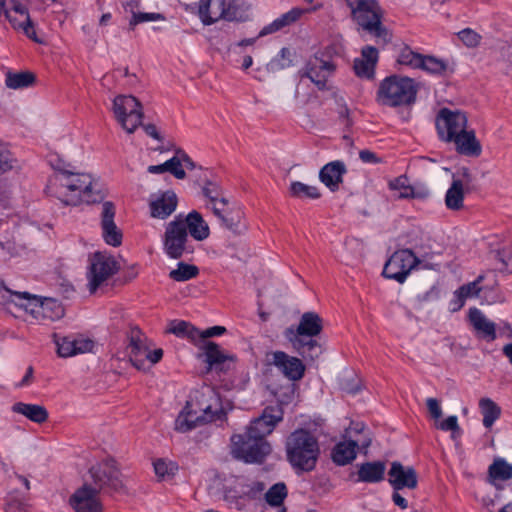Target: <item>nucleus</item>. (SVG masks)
<instances>
[{"instance_id": "f257e3e1", "label": "nucleus", "mask_w": 512, "mask_h": 512, "mask_svg": "<svg viewBox=\"0 0 512 512\" xmlns=\"http://www.w3.org/2000/svg\"><path fill=\"white\" fill-rule=\"evenodd\" d=\"M283 417L284 411L280 405L265 407L261 415L250 422L243 434L232 435L234 457L245 463H263L272 451L266 437L274 431Z\"/></svg>"}, {"instance_id": "f03ea898", "label": "nucleus", "mask_w": 512, "mask_h": 512, "mask_svg": "<svg viewBox=\"0 0 512 512\" xmlns=\"http://www.w3.org/2000/svg\"><path fill=\"white\" fill-rule=\"evenodd\" d=\"M0 302L29 313L36 320L55 321L63 317L64 309L59 301L53 298H42L28 292H17L7 288L0 281Z\"/></svg>"}, {"instance_id": "7ed1b4c3", "label": "nucleus", "mask_w": 512, "mask_h": 512, "mask_svg": "<svg viewBox=\"0 0 512 512\" xmlns=\"http://www.w3.org/2000/svg\"><path fill=\"white\" fill-rule=\"evenodd\" d=\"M351 10V19L376 43L385 46L392 40V33L383 25L384 11L377 0H345Z\"/></svg>"}, {"instance_id": "20e7f679", "label": "nucleus", "mask_w": 512, "mask_h": 512, "mask_svg": "<svg viewBox=\"0 0 512 512\" xmlns=\"http://www.w3.org/2000/svg\"><path fill=\"white\" fill-rule=\"evenodd\" d=\"M201 400L197 399L198 409H191L190 402H187L183 410L175 420V429L181 433L189 432L198 426L222 420L226 413L220 405V398L213 390L208 394L201 393Z\"/></svg>"}, {"instance_id": "39448f33", "label": "nucleus", "mask_w": 512, "mask_h": 512, "mask_svg": "<svg viewBox=\"0 0 512 512\" xmlns=\"http://www.w3.org/2000/svg\"><path fill=\"white\" fill-rule=\"evenodd\" d=\"M286 457L297 471L310 472L315 469L320 455L318 439L309 430L299 428L293 431L285 443Z\"/></svg>"}, {"instance_id": "423d86ee", "label": "nucleus", "mask_w": 512, "mask_h": 512, "mask_svg": "<svg viewBox=\"0 0 512 512\" xmlns=\"http://www.w3.org/2000/svg\"><path fill=\"white\" fill-rule=\"evenodd\" d=\"M323 330V320L316 312L302 314L299 324L294 330L287 329V338L295 351L304 359L314 360L321 354V345L314 337Z\"/></svg>"}, {"instance_id": "0eeeda50", "label": "nucleus", "mask_w": 512, "mask_h": 512, "mask_svg": "<svg viewBox=\"0 0 512 512\" xmlns=\"http://www.w3.org/2000/svg\"><path fill=\"white\" fill-rule=\"evenodd\" d=\"M419 87L416 81L407 76L390 75L378 87L376 100L382 106H411L416 102Z\"/></svg>"}, {"instance_id": "6e6552de", "label": "nucleus", "mask_w": 512, "mask_h": 512, "mask_svg": "<svg viewBox=\"0 0 512 512\" xmlns=\"http://www.w3.org/2000/svg\"><path fill=\"white\" fill-rule=\"evenodd\" d=\"M184 339H188L195 346L203 350L205 362L207 363L206 372L214 370L218 374H227L234 369L236 356L225 354L220 346L213 341H204L203 330L191 325Z\"/></svg>"}, {"instance_id": "1a4fd4ad", "label": "nucleus", "mask_w": 512, "mask_h": 512, "mask_svg": "<svg viewBox=\"0 0 512 512\" xmlns=\"http://www.w3.org/2000/svg\"><path fill=\"white\" fill-rule=\"evenodd\" d=\"M89 474L94 487L99 492L113 494L124 492L125 486L122 481V474L116 467L115 461L105 460L89 469Z\"/></svg>"}, {"instance_id": "9d476101", "label": "nucleus", "mask_w": 512, "mask_h": 512, "mask_svg": "<svg viewBox=\"0 0 512 512\" xmlns=\"http://www.w3.org/2000/svg\"><path fill=\"white\" fill-rule=\"evenodd\" d=\"M118 269V262L114 256L100 251L91 254L87 271L90 293H95L106 280L118 272Z\"/></svg>"}, {"instance_id": "9b49d317", "label": "nucleus", "mask_w": 512, "mask_h": 512, "mask_svg": "<svg viewBox=\"0 0 512 512\" xmlns=\"http://www.w3.org/2000/svg\"><path fill=\"white\" fill-rule=\"evenodd\" d=\"M58 173L47 186L49 193L59 199L63 204L77 206L85 202L80 195V190L73 184L79 179H72V171L63 168H57Z\"/></svg>"}, {"instance_id": "f8f14e48", "label": "nucleus", "mask_w": 512, "mask_h": 512, "mask_svg": "<svg viewBox=\"0 0 512 512\" xmlns=\"http://www.w3.org/2000/svg\"><path fill=\"white\" fill-rule=\"evenodd\" d=\"M113 111L117 120L128 133H133L142 123V105L132 95L116 96L113 100Z\"/></svg>"}, {"instance_id": "ddd939ff", "label": "nucleus", "mask_w": 512, "mask_h": 512, "mask_svg": "<svg viewBox=\"0 0 512 512\" xmlns=\"http://www.w3.org/2000/svg\"><path fill=\"white\" fill-rule=\"evenodd\" d=\"M420 263L419 258L409 249L395 251L384 265L382 275L402 284L407 279L411 270Z\"/></svg>"}, {"instance_id": "4468645a", "label": "nucleus", "mask_w": 512, "mask_h": 512, "mask_svg": "<svg viewBox=\"0 0 512 512\" xmlns=\"http://www.w3.org/2000/svg\"><path fill=\"white\" fill-rule=\"evenodd\" d=\"M468 118L465 112L448 108L439 110L436 117V129L440 140L451 143L457 135L467 129Z\"/></svg>"}, {"instance_id": "2eb2a0df", "label": "nucleus", "mask_w": 512, "mask_h": 512, "mask_svg": "<svg viewBox=\"0 0 512 512\" xmlns=\"http://www.w3.org/2000/svg\"><path fill=\"white\" fill-rule=\"evenodd\" d=\"M335 70V63L325 58L324 52H318L309 58L305 68L299 71V75L301 78L310 79L318 90L324 91L327 89L328 78L334 74Z\"/></svg>"}, {"instance_id": "dca6fc26", "label": "nucleus", "mask_w": 512, "mask_h": 512, "mask_svg": "<svg viewBox=\"0 0 512 512\" xmlns=\"http://www.w3.org/2000/svg\"><path fill=\"white\" fill-rule=\"evenodd\" d=\"M188 232L182 223V216L178 215L166 226L163 236V247L166 255L171 259H180L186 252Z\"/></svg>"}, {"instance_id": "f3484780", "label": "nucleus", "mask_w": 512, "mask_h": 512, "mask_svg": "<svg viewBox=\"0 0 512 512\" xmlns=\"http://www.w3.org/2000/svg\"><path fill=\"white\" fill-rule=\"evenodd\" d=\"M213 214L220 220L221 225L235 235L244 234L248 225L245 220V214L241 207L212 206Z\"/></svg>"}, {"instance_id": "a211bd4d", "label": "nucleus", "mask_w": 512, "mask_h": 512, "mask_svg": "<svg viewBox=\"0 0 512 512\" xmlns=\"http://www.w3.org/2000/svg\"><path fill=\"white\" fill-rule=\"evenodd\" d=\"M388 482L395 491L413 490L418 486V474L414 467L394 461L388 471Z\"/></svg>"}, {"instance_id": "6ab92c4d", "label": "nucleus", "mask_w": 512, "mask_h": 512, "mask_svg": "<svg viewBox=\"0 0 512 512\" xmlns=\"http://www.w3.org/2000/svg\"><path fill=\"white\" fill-rule=\"evenodd\" d=\"M98 490L84 484L69 498V504L75 512H102L103 506L97 498Z\"/></svg>"}, {"instance_id": "aec40b11", "label": "nucleus", "mask_w": 512, "mask_h": 512, "mask_svg": "<svg viewBox=\"0 0 512 512\" xmlns=\"http://www.w3.org/2000/svg\"><path fill=\"white\" fill-rule=\"evenodd\" d=\"M116 208L113 202L104 201L101 211L102 237L106 244L118 247L122 244L123 234L114 222Z\"/></svg>"}, {"instance_id": "412c9836", "label": "nucleus", "mask_w": 512, "mask_h": 512, "mask_svg": "<svg viewBox=\"0 0 512 512\" xmlns=\"http://www.w3.org/2000/svg\"><path fill=\"white\" fill-rule=\"evenodd\" d=\"M55 338L57 353L63 358L91 352L94 348V341L82 335H68L62 337L55 335Z\"/></svg>"}, {"instance_id": "4be33fe9", "label": "nucleus", "mask_w": 512, "mask_h": 512, "mask_svg": "<svg viewBox=\"0 0 512 512\" xmlns=\"http://www.w3.org/2000/svg\"><path fill=\"white\" fill-rule=\"evenodd\" d=\"M271 364L281 372L290 381H299L305 375L306 367L302 360L288 355L283 351L272 353Z\"/></svg>"}, {"instance_id": "5701e85b", "label": "nucleus", "mask_w": 512, "mask_h": 512, "mask_svg": "<svg viewBox=\"0 0 512 512\" xmlns=\"http://www.w3.org/2000/svg\"><path fill=\"white\" fill-rule=\"evenodd\" d=\"M127 339L130 362L138 370H145V357L149 348L144 334L138 327H131L127 333Z\"/></svg>"}, {"instance_id": "b1692460", "label": "nucleus", "mask_w": 512, "mask_h": 512, "mask_svg": "<svg viewBox=\"0 0 512 512\" xmlns=\"http://www.w3.org/2000/svg\"><path fill=\"white\" fill-rule=\"evenodd\" d=\"M178 197L173 190L152 194L149 201L150 215L157 219H166L177 208Z\"/></svg>"}, {"instance_id": "393cba45", "label": "nucleus", "mask_w": 512, "mask_h": 512, "mask_svg": "<svg viewBox=\"0 0 512 512\" xmlns=\"http://www.w3.org/2000/svg\"><path fill=\"white\" fill-rule=\"evenodd\" d=\"M379 60L378 49L371 45H366L361 49V56L355 58L353 70L357 77L366 80L375 78V69Z\"/></svg>"}, {"instance_id": "a878e982", "label": "nucleus", "mask_w": 512, "mask_h": 512, "mask_svg": "<svg viewBox=\"0 0 512 512\" xmlns=\"http://www.w3.org/2000/svg\"><path fill=\"white\" fill-rule=\"evenodd\" d=\"M194 5L198 17L205 26L212 25L220 19L225 20V0H200Z\"/></svg>"}, {"instance_id": "bb28decb", "label": "nucleus", "mask_w": 512, "mask_h": 512, "mask_svg": "<svg viewBox=\"0 0 512 512\" xmlns=\"http://www.w3.org/2000/svg\"><path fill=\"white\" fill-rule=\"evenodd\" d=\"M468 317L479 338L487 342H492L497 338L495 323L488 320L481 310L476 307L470 308Z\"/></svg>"}, {"instance_id": "cd10ccee", "label": "nucleus", "mask_w": 512, "mask_h": 512, "mask_svg": "<svg viewBox=\"0 0 512 512\" xmlns=\"http://www.w3.org/2000/svg\"><path fill=\"white\" fill-rule=\"evenodd\" d=\"M346 172V166L342 161H332L321 168L319 179L331 192H336Z\"/></svg>"}, {"instance_id": "c85d7f7f", "label": "nucleus", "mask_w": 512, "mask_h": 512, "mask_svg": "<svg viewBox=\"0 0 512 512\" xmlns=\"http://www.w3.org/2000/svg\"><path fill=\"white\" fill-rule=\"evenodd\" d=\"M355 482L379 483L385 479L386 463L381 460L367 461L357 465Z\"/></svg>"}, {"instance_id": "c756f323", "label": "nucleus", "mask_w": 512, "mask_h": 512, "mask_svg": "<svg viewBox=\"0 0 512 512\" xmlns=\"http://www.w3.org/2000/svg\"><path fill=\"white\" fill-rule=\"evenodd\" d=\"M455 145V150L458 154L467 157H479L482 153V146L480 141L476 138L475 131L465 130L460 135L452 140Z\"/></svg>"}, {"instance_id": "7c9ffc66", "label": "nucleus", "mask_w": 512, "mask_h": 512, "mask_svg": "<svg viewBox=\"0 0 512 512\" xmlns=\"http://www.w3.org/2000/svg\"><path fill=\"white\" fill-rule=\"evenodd\" d=\"M307 11L308 10L299 7H293L291 10L282 14L280 17L276 18L268 25H265L260 30L258 37H264L269 34L276 33L278 31L283 30L286 27L291 26L292 24L296 23L301 18V16Z\"/></svg>"}, {"instance_id": "2f4dec72", "label": "nucleus", "mask_w": 512, "mask_h": 512, "mask_svg": "<svg viewBox=\"0 0 512 512\" xmlns=\"http://www.w3.org/2000/svg\"><path fill=\"white\" fill-rule=\"evenodd\" d=\"M72 179H79V182L75 181L73 184L80 190V195L86 203H100L104 200L105 194L103 192L94 191L91 175L72 171Z\"/></svg>"}, {"instance_id": "473e14b6", "label": "nucleus", "mask_w": 512, "mask_h": 512, "mask_svg": "<svg viewBox=\"0 0 512 512\" xmlns=\"http://www.w3.org/2000/svg\"><path fill=\"white\" fill-rule=\"evenodd\" d=\"M182 223L185 230L197 241H203L210 235L208 224L196 210L189 212L185 219L182 218Z\"/></svg>"}, {"instance_id": "72a5a7b5", "label": "nucleus", "mask_w": 512, "mask_h": 512, "mask_svg": "<svg viewBox=\"0 0 512 512\" xmlns=\"http://www.w3.org/2000/svg\"><path fill=\"white\" fill-rule=\"evenodd\" d=\"M360 447L356 440H344L337 443L331 452L332 461L339 466L351 463L357 455V449Z\"/></svg>"}, {"instance_id": "f704fd0d", "label": "nucleus", "mask_w": 512, "mask_h": 512, "mask_svg": "<svg viewBox=\"0 0 512 512\" xmlns=\"http://www.w3.org/2000/svg\"><path fill=\"white\" fill-rule=\"evenodd\" d=\"M204 176H199L197 183L202 188V194L204 197L214 205L227 206L228 200L223 197L222 187L214 180L207 177V170L203 171Z\"/></svg>"}, {"instance_id": "c9c22d12", "label": "nucleus", "mask_w": 512, "mask_h": 512, "mask_svg": "<svg viewBox=\"0 0 512 512\" xmlns=\"http://www.w3.org/2000/svg\"><path fill=\"white\" fill-rule=\"evenodd\" d=\"M251 4L246 0L225 1V21L246 22L250 20Z\"/></svg>"}, {"instance_id": "e433bc0d", "label": "nucleus", "mask_w": 512, "mask_h": 512, "mask_svg": "<svg viewBox=\"0 0 512 512\" xmlns=\"http://www.w3.org/2000/svg\"><path fill=\"white\" fill-rule=\"evenodd\" d=\"M12 411L21 414L28 418L30 421L38 424L46 422L49 417L47 409L44 406L38 404L17 402L13 404Z\"/></svg>"}, {"instance_id": "4c0bfd02", "label": "nucleus", "mask_w": 512, "mask_h": 512, "mask_svg": "<svg viewBox=\"0 0 512 512\" xmlns=\"http://www.w3.org/2000/svg\"><path fill=\"white\" fill-rule=\"evenodd\" d=\"M147 171L151 174H161L164 172L171 173L176 179H185L186 172L181 165V161L178 156H173L166 162L159 165H150L147 168Z\"/></svg>"}, {"instance_id": "58836bf2", "label": "nucleus", "mask_w": 512, "mask_h": 512, "mask_svg": "<svg viewBox=\"0 0 512 512\" xmlns=\"http://www.w3.org/2000/svg\"><path fill=\"white\" fill-rule=\"evenodd\" d=\"M419 69L434 76H443L448 71L449 65L441 58H437L433 55H423Z\"/></svg>"}, {"instance_id": "ea45409f", "label": "nucleus", "mask_w": 512, "mask_h": 512, "mask_svg": "<svg viewBox=\"0 0 512 512\" xmlns=\"http://www.w3.org/2000/svg\"><path fill=\"white\" fill-rule=\"evenodd\" d=\"M466 190L461 187L460 182L452 181L445 195L446 207L450 210L458 211L463 208L464 195Z\"/></svg>"}, {"instance_id": "a19ab883", "label": "nucleus", "mask_w": 512, "mask_h": 512, "mask_svg": "<svg viewBox=\"0 0 512 512\" xmlns=\"http://www.w3.org/2000/svg\"><path fill=\"white\" fill-rule=\"evenodd\" d=\"M479 408L483 415L482 421L485 428H490L501 415L500 407L490 398L480 399Z\"/></svg>"}, {"instance_id": "79ce46f5", "label": "nucleus", "mask_w": 512, "mask_h": 512, "mask_svg": "<svg viewBox=\"0 0 512 512\" xmlns=\"http://www.w3.org/2000/svg\"><path fill=\"white\" fill-rule=\"evenodd\" d=\"M36 81V76L34 73L25 71V72H8L5 78V84L10 89H23L27 88L34 84Z\"/></svg>"}, {"instance_id": "37998d69", "label": "nucleus", "mask_w": 512, "mask_h": 512, "mask_svg": "<svg viewBox=\"0 0 512 512\" xmlns=\"http://www.w3.org/2000/svg\"><path fill=\"white\" fill-rule=\"evenodd\" d=\"M290 196L297 199H319L321 193L316 186L304 184L300 181H293L289 187Z\"/></svg>"}, {"instance_id": "c03bdc74", "label": "nucleus", "mask_w": 512, "mask_h": 512, "mask_svg": "<svg viewBox=\"0 0 512 512\" xmlns=\"http://www.w3.org/2000/svg\"><path fill=\"white\" fill-rule=\"evenodd\" d=\"M488 475L493 480L507 481L512 478V465L504 459H496L489 466Z\"/></svg>"}, {"instance_id": "a18cd8bd", "label": "nucleus", "mask_w": 512, "mask_h": 512, "mask_svg": "<svg viewBox=\"0 0 512 512\" xmlns=\"http://www.w3.org/2000/svg\"><path fill=\"white\" fill-rule=\"evenodd\" d=\"M452 181L460 182L461 187H463L467 193L478 189L475 175L465 166L458 168L456 172L453 173Z\"/></svg>"}, {"instance_id": "49530a36", "label": "nucleus", "mask_w": 512, "mask_h": 512, "mask_svg": "<svg viewBox=\"0 0 512 512\" xmlns=\"http://www.w3.org/2000/svg\"><path fill=\"white\" fill-rule=\"evenodd\" d=\"M288 490L284 482H278L272 485L265 494V500L271 507H280L283 505Z\"/></svg>"}, {"instance_id": "de8ad7c7", "label": "nucleus", "mask_w": 512, "mask_h": 512, "mask_svg": "<svg viewBox=\"0 0 512 512\" xmlns=\"http://www.w3.org/2000/svg\"><path fill=\"white\" fill-rule=\"evenodd\" d=\"M199 274L197 266L179 262L177 268L169 273V277L176 282H184L195 278Z\"/></svg>"}, {"instance_id": "09e8293b", "label": "nucleus", "mask_w": 512, "mask_h": 512, "mask_svg": "<svg viewBox=\"0 0 512 512\" xmlns=\"http://www.w3.org/2000/svg\"><path fill=\"white\" fill-rule=\"evenodd\" d=\"M423 54L415 52L408 45H404L397 56L399 65L407 66L412 69H419Z\"/></svg>"}, {"instance_id": "8fccbe9b", "label": "nucleus", "mask_w": 512, "mask_h": 512, "mask_svg": "<svg viewBox=\"0 0 512 512\" xmlns=\"http://www.w3.org/2000/svg\"><path fill=\"white\" fill-rule=\"evenodd\" d=\"M491 255L501 264L499 267L500 271L512 272V245L493 250L491 251Z\"/></svg>"}, {"instance_id": "3c124183", "label": "nucleus", "mask_w": 512, "mask_h": 512, "mask_svg": "<svg viewBox=\"0 0 512 512\" xmlns=\"http://www.w3.org/2000/svg\"><path fill=\"white\" fill-rule=\"evenodd\" d=\"M155 474L164 478L165 476H174L178 471V465L175 462H166L164 459H157L153 462Z\"/></svg>"}, {"instance_id": "603ef678", "label": "nucleus", "mask_w": 512, "mask_h": 512, "mask_svg": "<svg viewBox=\"0 0 512 512\" xmlns=\"http://www.w3.org/2000/svg\"><path fill=\"white\" fill-rule=\"evenodd\" d=\"M165 17L161 13H155V12H133V16L131 17L129 21V28L131 30H134V28L141 23L144 22H150V21H158V20H164Z\"/></svg>"}, {"instance_id": "864d4df0", "label": "nucleus", "mask_w": 512, "mask_h": 512, "mask_svg": "<svg viewBox=\"0 0 512 512\" xmlns=\"http://www.w3.org/2000/svg\"><path fill=\"white\" fill-rule=\"evenodd\" d=\"M292 56L293 53L291 52V50L289 48L283 47L280 50L278 57L273 59L269 65L272 70L288 68L293 65Z\"/></svg>"}, {"instance_id": "5fc2aeb1", "label": "nucleus", "mask_w": 512, "mask_h": 512, "mask_svg": "<svg viewBox=\"0 0 512 512\" xmlns=\"http://www.w3.org/2000/svg\"><path fill=\"white\" fill-rule=\"evenodd\" d=\"M458 38L467 47H476L479 45L481 36L470 28H465L457 33Z\"/></svg>"}, {"instance_id": "6e6d98bb", "label": "nucleus", "mask_w": 512, "mask_h": 512, "mask_svg": "<svg viewBox=\"0 0 512 512\" xmlns=\"http://www.w3.org/2000/svg\"><path fill=\"white\" fill-rule=\"evenodd\" d=\"M430 197V190L424 186H413L410 189V192H400V199H418V200H426Z\"/></svg>"}, {"instance_id": "4d7b16f0", "label": "nucleus", "mask_w": 512, "mask_h": 512, "mask_svg": "<svg viewBox=\"0 0 512 512\" xmlns=\"http://www.w3.org/2000/svg\"><path fill=\"white\" fill-rule=\"evenodd\" d=\"M191 325V323L184 320H173L170 322L167 332L172 333L179 338H185V335Z\"/></svg>"}, {"instance_id": "13d9d810", "label": "nucleus", "mask_w": 512, "mask_h": 512, "mask_svg": "<svg viewBox=\"0 0 512 512\" xmlns=\"http://www.w3.org/2000/svg\"><path fill=\"white\" fill-rule=\"evenodd\" d=\"M13 168V158L8 149L0 145V174Z\"/></svg>"}, {"instance_id": "bf43d9fd", "label": "nucleus", "mask_w": 512, "mask_h": 512, "mask_svg": "<svg viewBox=\"0 0 512 512\" xmlns=\"http://www.w3.org/2000/svg\"><path fill=\"white\" fill-rule=\"evenodd\" d=\"M483 276H479L475 281L470 282L468 284L462 285L458 289L462 292L467 298L472 296H478L481 288L479 287V283L483 280Z\"/></svg>"}, {"instance_id": "052dcab7", "label": "nucleus", "mask_w": 512, "mask_h": 512, "mask_svg": "<svg viewBox=\"0 0 512 512\" xmlns=\"http://www.w3.org/2000/svg\"><path fill=\"white\" fill-rule=\"evenodd\" d=\"M438 428L443 431H451L454 435L455 433L460 434L461 429L458 425V418L455 415L448 416L444 421H442Z\"/></svg>"}, {"instance_id": "680f3d73", "label": "nucleus", "mask_w": 512, "mask_h": 512, "mask_svg": "<svg viewBox=\"0 0 512 512\" xmlns=\"http://www.w3.org/2000/svg\"><path fill=\"white\" fill-rule=\"evenodd\" d=\"M407 182V176L401 175L389 182V188L391 190H402L401 192H410V189H412L413 186L409 185Z\"/></svg>"}, {"instance_id": "e2e57ef3", "label": "nucleus", "mask_w": 512, "mask_h": 512, "mask_svg": "<svg viewBox=\"0 0 512 512\" xmlns=\"http://www.w3.org/2000/svg\"><path fill=\"white\" fill-rule=\"evenodd\" d=\"M466 299H467V297L462 292H460L459 289H457L453 293V298L449 302L450 311L451 312L459 311L464 306Z\"/></svg>"}, {"instance_id": "0e129e2a", "label": "nucleus", "mask_w": 512, "mask_h": 512, "mask_svg": "<svg viewBox=\"0 0 512 512\" xmlns=\"http://www.w3.org/2000/svg\"><path fill=\"white\" fill-rule=\"evenodd\" d=\"M19 28H21L24 31L25 35L29 39L33 40L36 43H41V41L37 38V35H36V32H35V28H34V24L31 21L30 16H27V21L26 22L19 23Z\"/></svg>"}, {"instance_id": "69168bd1", "label": "nucleus", "mask_w": 512, "mask_h": 512, "mask_svg": "<svg viewBox=\"0 0 512 512\" xmlns=\"http://www.w3.org/2000/svg\"><path fill=\"white\" fill-rule=\"evenodd\" d=\"M339 121L346 130L353 126V120L350 117V110L347 105H342L338 111Z\"/></svg>"}, {"instance_id": "338daca9", "label": "nucleus", "mask_w": 512, "mask_h": 512, "mask_svg": "<svg viewBox=\"0 0 512 512\" xmlns=\"http://www.w3.org/2000/svg\"><path fill=\"white\" fill-rule=\"evenodd\" d=\"M426 405L432 418L439 419L442 416V409L436 398H428Z\"/></svg>"}, {"instance_id": "774afa93", "label": "nucleus", "mask_w": 512, "mask_h": 512, "mask_svg": "<svg viewBox=\"0 0 512 512\" xmlns=\"http://www.w3.org/2000/svg\"><path fill=\"white\" fill-rule=\"evenodd\" d=\"M226 332V328L224 326H213L203 330V338L204 341H209V338L221 336Z\"/></svg>"}]
</instances>
